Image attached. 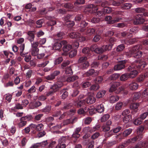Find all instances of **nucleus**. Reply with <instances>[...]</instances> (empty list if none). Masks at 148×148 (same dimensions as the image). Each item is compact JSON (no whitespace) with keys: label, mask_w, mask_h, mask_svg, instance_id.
<instances>
[{"label":"nucleus","mask_w":148,"mask_h":148,"mask_svg":"<svg viewBox=\"0 0 148 148\" xmlns=\"http://www.w3.org/2000/svg\"><path fill=\"white\" fill-rule=\"evenodd\" d=\"M142 46L140 45H137L134 46L132 48L130 49L128 52H127L126 53V55L129 57H130L131 56L133 55L136 53L138 50L141 49Z\"/></svg>","instance_id":"obj_1"},{"label":"nucleus","mask_w":148,"mask_h":148,"mask_svg":"<svg viewBox=\"0 0 148 148\" xmlns=\"http://www.w3.org/2000/svg\"><path fill=\"white\" fill-rule=\"evenodd\" d=\"M85 10L88 11L91 13H92L95 12V10H97V9L95 5L91 4L87 5Z\"/></svg>","instance_id":"obj_11"},{"label":"nucleus","mask_w":148,"mask_h":148,"mask_svg":"<svg viewBox=\"0 0 148 148\" xmlns=\"http://www.w3.org/2000/svg\"><path fill=\"white\" fill-rule=\"evenodd\" d=\"M140 92H135L134 93L133 99L135 100H137L140 98Z\"/></svg>","instance_id":"obj_46"},{"label":"nucleus","mask_w":148,"mask_h":148,"mask_svg":"<svg viewBox=\"0 0 148 148\" xmlns=\"http://www.w3.org/2000/svg\"><path fill=\"white\" fill-rule=\"evenodd\" d=\"M66 43V41L63 40L60 42H56L53 45V47L54 49L59 50L62 47L63 44H64Z\"/></svg>","instance_id":"obj_9"},{"label":"nucleus","mask_w":148,"mask_h":148,"mask_svg":"<svg viewBox=\"0 0 148 148\" xmlns=\"http://www.w3.org/2000/svg\"><path fill=\"white\" fill-rule=\"evenodd\" d=\"M80 35V34L77 32H73L69 34V36L72 38H78Z\"/></svg>","instance_id":"obj_20"},{"label":"nucleus","mask_w":148,"mask_h":148,"mask_svg":"<svg viewBox=\"0 0 148 148\" xmlns=\"http://www.w3.org/2000/svg\"><path fill=\"white\" fill-rule=\"evenodd\" d=\"M136 38L127 39L125 40L124 42L125 44L127 45L132 44L134 43L136 41Z\"/></svg>","instance_id":"obj_24"},{"label":"nucleus","mask_w":148,"mask_h":148,"mask_svg":"<svg viewBox=\"0 0 148 148\" xmlns=\"http://www.w3.org/2000/svg\"><path fill=\"white\" fill-rule=\"evenodd\" d=\"M124 48V45L123 44H121L118 46L116 50L118 52H120L123 51Z\"/></svg>","instance_id":"obj_56"},{"label":"nucleus","mask_w":148,"mask_h":148,"mask_svg":"<svg viewBox=\"0 0 148 148\" xmlns=\"http://www.w3.org/2000/svg\"><path fill=\"white\" fill-rule=\"evenodd\" d=\"M50 89L52 90L55 92L59 90V88L56 84H54L53 85L50 86Z\"/></svg>","instance_id":"obj_32"},{"label":"nucleus","mask_w":148,"mask_h":148,"mask_svg":"<svg viewBox=\"0 0 148 148\" xmlns=\"http://www.w3.org/2000/svg\"><path fill=\"white\" fill-rule=\"evenodd\" d=\"M95 110L97 112L99 113H101L103 112L104 110L103 105L102 104H101L97 106L95 108Z\"/></svg>","instance_id":"obj_19"},{"label":"nucleus","mask_w":148,"mask_h":148,"mask_svg":"<svg viewBox=\"0 0 148 148\" xmlns=\"http://www.w3.org/2000/svg\"><path fill=\"white\" fill-rule=\"evenodd\" d=\"M119 97L118 96H112L110 97V101L111 103H113L119 100Z\"/></svg>","instance_id":"obj_22"},{"label":"nucleus","mask_w":148,"mask_h":148,"mask_svg":"<svg viewBox=\"0 0 148 148\" xmlns=\"http://www.w3.org/2000/svg\"><path fill=\"white\" fill-rule=\"evenodd\" d=\"M140 118H138L135 119L134 121V123L136 125H138L142 123V121Z\"/></svg>","instance_id":"obj_48"},{"label":"nucleus","mask_w":148,"mask_h":148,"mask_svg":"<svg viewBox=\"0 0 148 148\" xmlns=\"http://www.w3.org/2000/svg\"><path fill=\"white\" fill-rule=\"evenodd\" d=\"M77 53V51L76 50L74 49L70 52L69 56L70 58H72L76 56Z\"/></svg>","instance_id":"obj_41"},{"label":"nucleus","mask_w":148,"mask_h":148,"mask_svg":"<svg viewBox=\"0 0 148 148\" xmlns=\"http://www.w3.org/2000/svg\"><path fill=\"white\" fill-rule=\"evenodd\" d=\"M90 50L89 48L88 47H84L82 49V52L83 53L89 54Z\"/></svg>","instance_id":"obj_58"},{"label":"nucleus","mask_w":148,"mask_h":148,"mask_svg":"<svg viewBox=\"0 0 148 148\" xmlns=\"http://www.w3.org/2000/svg\"><path fill=\"white\" fill-rule=\"evenodd\" d=\"M132 130L131 129L129 128L126 130L124 131L123 132L121 133L116 136V138H118L119 140H121L130 134L132 132Z\"/></svg>","instance_id":"obj_3"},{"label":"nucleus","mask_w":148,"mask_h":148,"mask_svg":"<svg viewBox=\"0 0 148 148\" xmlns=\"http://www.w3.org/2000/svg\"><path fill=\"white\" fill-rule=\"evenodd\" d=\"M14 109L15 110L22 109H23V106L22 104L19 103H17L15 104Z\"/></svg>","instance_id":"obj_54"},{"label":"nucleus","mask_w":148,"mask_h":148,"mask_svg":"<svg viewBox=\"0 0 148 148\" xmlns=\"http://www.w3.org/2000/svg\"><path fill=\"white\" fill-rule=\"evenodd\" d=\"M51 107L50 106H47L42 110L43 112L47 113L49 112L51 110Z\"/></svg>","instance_id":"obj_60"},{"label":"nucleus","mask_w":148,"mask_h":148,"mask_svg":"<svg viewBox=\"0 0 148 148\" xmlns=\"http://www.w3.org/2000/svg\"><path fill=\"white\" fill-rule=\"evenodd\" d=\"M120 85V83L118 82H114L112 83L109 92H112L115 91L117 88Z\"/></svg>","instance_id":"obj_12"},{"label":"nucleus","mask_w":148,"mask_h":148,"mask_svg":"<svg viewBox=\"0 0 148 148\" xmlns=\"http://www.w3.org/2000/svg\"><path fill=\"white\" fill-rule=\"evenodd\" d=\"M145 21V19L140 15H137L135 16V19L134 21L135 25L142 24Z\"/></svg>","instance_id":"obj_8"},{"label":"nucleus","mask_w":148,"mask_h":148,"mask_svg":"<svg viewBox=\"0 0 148 148\" xmlns=\"http://www.w3.org/2000/svg\"><path fill=\"white\" fill-rule=\"evenodd\" d=\"M64 33L62 32H60L58 33L56 35L55 37L57 38L58 39H62L64 35Z\"/></svg>","instance_id":"obj_37"},{"label":"nucleus","mask_w":148,"mask_h":148,"mask_svg":"<svg viewBox=\"0 0 148 148\" xmlns=\"http://www.w3.org/2000/svg\"><path fill=\"white\" fill-rule=\"evenodd\" d=\"M88 58L86 56H83L80 57L78 60V62L79 64L84 63L85 62H87V60Z\"/></svg>","instance_id":"obj_29"},{"label":"nucleus","mask_w":148,"mask_h":148,"mask_svg":"<svg viewBox=\"0 0 148 148\" xmlns=\"http://www.w3.org/2000/svg\"><path fill=\"white\" fill-rule=\"evenodd\" d=\"M110 116V115L108 114H106L104 115L101 118V122H105L108 119Z\"/></svg>","instance_id":"obj_27"},{"label":"nucleus","mask_w":148,"mask_h":148,"mask_svg":"<svg viewBox=\"0 0 148 148\" xmlns=\"http://www.w3.org/2000/svg\"><path fill=\"white\" fill-rule=\"evenodd\" d=\"M125 60L119 61L118 64L114 67V70L115 71H119L124 69L125 67Z\"/></svg>","instance_id":"obj_5"},{"label":"nucleus","mask_w":148,"mask_h":148,"mask_svg":"<svg viewBox=\"0 0 148 148\" xmlns=\"http://www.w3.org/2000/svg\"><path fill=\"white\" fill-rule=\"evenodd\" d=\"M101 128L102 129L103 131L106 132L109 131L110 130V126H108L106 125H104L102 126Z\"/></svg>","instance_id":"obj_52"},{"label":"nucleus","mask_w":148,"mask_h":148,"mask_svg":"<svg viewBox=\"0 0 148 148\" xmlns=\"http://www.w3.org/2000/svg\"><path fill=\"white\" fill-rule=\"evenodd\" d=\"M95 30L93 28H89L86 30L85 34L88 36H90L94 34L95 32Z\"/></svg>","instance_id":"obj_21"},{"label":"nucleus","mask_w":148,"mask_h":148,"mask_svg":"<svg viewBox=\"0 0 148 148\" xmlns=\"http://www.w3.org/2000/svg\"><path fill=\"white\" fill-rule=\"evenodd\" d=\"M131 119V115L128 114L124 116L123 119V121L125 123L128 122Z\"/></svg>","instance_id":"obj_28"},{"label":"nucleus","mask_w":148,"mask_h":148,"mask_svg":"<svg viewBox=\"0 0 148 148\" xmlns=\"http://www.w3.org/2000/svg\"><path fill=\"white\" fill-rule=\"evenodd\" d=\"M122 19V18L116 16L114 18V19L112 20V23L114 24L115 23H117L120 21Z\"/></svg>","instance_id":"obj_59"},{"label":"nucleus","mask_w":148,"mask_h":148,"mask_svg":"<svg viewBox=\"0 0 148 148\" xmlns=\"http://www.w3.org/2000/svg\"><path fill=\"white\" fill-rule=\"evenodd\" d=\"M96 14L97 16L100 17V18H102L105 15V14L103 11H99L96 13Z\"/></svg>","instance_id":"obj_53"},{"label":"nucleus","mask_w":148,"mask_h":148,"mask_svg":"<svg viewBox=\"0 0 148 148\" xmlns=\"http://www.w3.org/2000/svg\"><path fill=\"white\" fill-rule=\"evenodd\" d=\"M85 3V0H76L74 3V4L75 6H77L79 5L83 4Z\"/></svg>","instance_id":"obj_45"},{"label":"nucleus","mask_w":148,"mask_h":148,"mask_svg":"<svg viewBox=\"0 0 148 148\" xmlns=\"http://www.w3.org/2000/svg\"><path fill=\"white\" fill-rule=\"evenodd\" d=\"M112 11V9L109 7H105L103 9V12L105 13H110Z\"/></svg>","instance_id":"obj_50"},{"label":"nucleus","mask_w":148,"mask_h":148,"mask_svg":"<svg viewBox=\"0 0 148 148\" xmlns=\"http://www.w3.org/2000/svg\"><path fill=\"white\" fill-rule=\"evenodd\" d=\"M121 127L118 126L117 127L114 128L112 130H112V132L114 134V133H116L119 132L120 130H121Z\"/></svg>","instance_id":"obj_63"},{"label":"nucleus","mask_w":148,"mask_h":148,"mask_svg":"<svg viewBox=\"0 0 148 148\" xmlns=\"http://www.w3.org/2000/svg\"><path fill=\"white\" fill-rule=\"evenodd\" d=\"M33 74V71L32 70H29L26 73V77L27 78H29Z\"/></svg>","instance_id":"obj_49"},{"label":"nucleus","mask_w":148,"mask_h":148,"mask_svg":"<svg viewBox=\"0 0 148 148\" xmlns=\"http://www.w3.org/2000/svg\"><path fill=\"white\" fill-rule=\"evenodd\" d=\"M5 99L8 101L9 102H10L12 98V95L9 93L6 94L5 95Z\"/></svg>","instance_id":"obj_55"},{"label":"nucleus","mask_w":148,"mask_h":148,"mask_svg":"<svg viewBox=\"0 0 148 148\" xmlns=\"http://www.w3.org/2000/svg\"><path fill=\"white\" fill-rule=\"evenodd\" d=\"M44 128V125L41 123L38 124L37 125L36 130L38 131H40L43 130Z\"/></svg>","instance_id":"obj_44"},{"label":"nucleus","mask_w":148,"mask_h":148,"mask_svg":"<svg viewBox=\"0 0 148 148\" xmlns=\"http://www.w3.org/2000/svg\"><path fill=\"white\" fill-rule=\"evenodd\" d=\"M143 137V135L142 134H140V135H138V136L134 137L128 140L125 142V144L129 143H134L136 141L138 140H140Z\"/></svg>","instance_id":"obj_7"},{"label":"nucleus","mask_w":148,"mask_h":148,"mask_svg":"<svg viewBox=\"0 0 148 148\" xmlns=\"http://www.w3.org/2000/svg\"><path fill=\"white\" fill-rule=\"evenodd\" d=\"M114 134L112 132V130H110L108 132H106L105 133L104 136L106 138L110 137Z\"/></svg>","instance_id":"obj_47"},{"label":"nucleus","mask_w":148,"mask_h":148,"mask_svg":"<svg viewBox=\"0 0 148 148\" xmlns=\"http://www.w3.org/2000/svg\"><path fill=\"white\" fill-rule=\"evenodd\" d=\"M100 88L99 85L97 84L92 85L89 88L90 91H96L98 90Z\"/></svg>","instance_id":"obj_25"},{"label":"nucleus","mask_w":148,"mask_h":148,"mask_svg":"<svg viewBox=\"0 0 148 148\" xmlns=\"http://www.w3.org/2000/svg\"><path fill=\"white\" fill-rule=\"evenodd\" d=\"M123 106V103L121 102H119L116 104L115 106L116 110H118L121 109Z\"/></svg>","instance_id":"obj_39"},{"label":"nucleus","mask_w":148,"mask_h":148,"mask_svg":"<svg viewBox=\"0 0 148 148\" xmlns=\"http://www.w3.org/2000/svg\"><path fill=\"white\" fill-rule=\"evenodd\" d=\"M119 77V74L115 73L111 75L109 77V79L110 80H114L118 79Z\"/></svg>","instance_id":"obj_30"},{"label":"nucleus","mask_w":148,"mask_h":148,"mask_svg":"<svg viewBox=\"0 0 148 148\" xmlns=\"http://www.w3.org/2000/svg\"><path fill=\"white\" fill-rule=\"evenodd\" d=\"M63 60L62 58V57H60L56 58L54 61L55 64H58L61 63Z\"/></svg>","instance_id":"obj_57"},{"label":"nucleus","mask_w":148,"mask_h":148,"mask_svg":"<svg viewBox=\"0 0 148 148\" xmlns=\"http://www.w3.org/2000/svg\"><path fill=\"white\" fill-rule=\"evenodd\" d=\"M87 25L88 23L86 22L85 21H82L80 25V27L82 28L79 30V31L81 32H83L84 30V28L87 26Z\"/></svg>","instance_id":"obj_23"},{"label":"nucleus","mask_w":148,"mask_h":148,"mask_svg":"<svg viewBox=\"0 0 148 148\" xmlns=\"http://www.w3.org/2000/svg\"><path fill=\"white\" fill-rule=\"evenodd\" d=\"M127 71L130 73H128L130 78H134L137 76L138 74L137 71L132 66H129L127 69Z\"/></svg>","instance_id":"obj_4"},{"label":"nucleus","mask_w":148,"mask_h":148,"mask_svg":"<svg viewBox=\"0 0 148 148\" xmlns=\"http://www.w3.org/2000/svg\"><path fill=\"white\" fill-rule=\"evenodd\" d=\"M95 101V99L93 96L90 95L86 99L85 101L87 103L92 104L94 103Z\"/></svg>","instance_id":"obj_13"},{"label":"nucleus","mask_w":148,"mask_h":148,"mask_svg":"<svg viewBox=\"0 0 148 148\" xmlns=\"http://www.w3.org/2000/svg\"><path fill=\"white\" fill-rule=\"evenodd\" d=\"M112 44H109L108 45H104L103 46L104 52L110 50L112 48Z\"/></svg>","instance_id":"obj_34"},{"label":"nucleus","mask_w":148,"mask_h":148,"mask_svg":"<svg viewBox=\"0 0 148 148\" xmlns=\"http://www.w3.org/2000/svg\"><path fill=\"white\" fill-rule=\"evenodd\" d=\"M78 77L77 76H73L69 77L66 79V81L68 82H72L78 79Z\"/></svg>","instance_id":"obj_26"},{"label":"nucleus","mask_w":148,"mask_h":148,"mask_svg":"<svg viewBox=\"0 0 148 148\" xmlns=\"http://www.w3.org/2000/svg\"><path fill=\"white\" fill-rule=\"evenodd\" d=\"M90 50L97 54H101L104 52L103 46L101 47H99L97 45H92L90 47Z\"/></svg>","instance_id":"obj_2"},{"label":"nucleus","mask_w":148,"mask_h":148,"mask_svg":"<svg viewBox=\"0 0 148 148\" xmlns=\"http://www.w3.org/2000/svg\"><path fill=\"white\" fill-rule=\"evenodd\" d=\"M89 65V62H87L80 64L78 66V68L80 69H87Z\"/></svg>","instance_id":"obj_16"},{"label":"nucleus","mask_w":148,"mask_h":148,"mask_svg":"<svg viewBox=\"0 0 148 148\" xmlns=\"http://www.w3.org/2000/svg\"><path fill=\"white\" fill-rule=\"evenodd\" d=\"M35 33L34 31H29L27 33V39L31 42L34 40Z\"/></svg>","instance_id":"obj_6"},{"label":"nucleus","mask_w":148,"mask_h":148,"mask_svg":"<svg viewBox=\"0 0 148 148\" xmlns=\"http://www.w3.org/2000/svg\"><path fill=\"white\" fill-rule=\"evenodd\" d=\"M130 78L128 73H125L121 75L120 79L121 81H125Z\"/></svg>","instance_id":"obj_17"},{"label":"nucleus","mask_w":148,"mask_h":148,"mask_svg":"<svg viewBox=\"0 0 148 148\" xmlns=\"http://www.w3.org/2000/svg\"><path fill=\"white\" fill-rule=\"evenodd\" d=\"M92 121V119L90 117H87L84 119V123L86 124H89Z\"/></svg>","instance_id":"obj_64"},{"label":"nucleus","mask_w":148,"mask_h":148,"mask_svg":"<svg viewBox=\"0 0 148 148\" xmlns=\"http://www.w3.org/2000/svg\"><path fill=\"white\" fill-rule=\"evenodd\" d=\"M139 106V104L138 103H134L131 104L130 106V108L132 109H136Z\"/></svg>","instance_id":"obj_36"},{"label":"nucleus","mask_w":148,"mask_h":148,"mask_svg":"<svg viewBox=\"0 0 148 148\" xmlns=\"http://www.w3.org/2000/svg\"><path fill=\"white\" fill-rule=\"evenodd\" d=\"M27 123L26 121L23 120H21V118L20 120V122L19 123L18 125L19 127H21L24 126L26 125Z\"/></svg>","instance_id":"obj_40"},{"label":"nucleus","mask_w":148,"mask_h":148,"mask_svg":"<svg viewBox=\"0 0 148 148\" xmlns=\"http://www.w3.org/2000/svg\"><path fill=\"white\" fill-rule=\"evenodd\" d=\"M106 93V92L105 90H100L97 93L96 97L98 99L102 98L104 97Z\"/></svg>","instance_id":"obj_18"},{"label":"nucleus","mask_w":148,"mask_h":148,"mask_svg":"<svg viewBox=\"0 0 148 148\" xmlns=\"http://www.w3.org/2000/svg\"><path fill=\"white\" fill-rule=\"evenodd\" d=\"M72 106V104L71 103H65L64 104L63 108L62 109V110H68L71 108Z\"/></svg>","instance_id":"obj_35"},{"label":"nucleus","mask_w":148,"mask_h":148,"mask_svg":"<svg viewBox=\"0 0 148 148\" xmlns=\"http://www.w3.org/2000/svg\"><path fill=\"white\" fill-rule=\"evenodd\" d=\"M133 56L136 58H139L141 57L142 55V52L141 51H138L133 55Z\"/></svg>","instance_id":"obj_38"},{"label":"nucleus","mask_w":148,"mask_h":148,"mask_svg":"<svg viewBox=\"0 0 148 148\" xmlns=\"http://www.w3.org/2000/svg\"><path fill=\"white\" fill-rule=\"evenodd\" d=\"M67 138L65 136H62L59 139L58 143L59 144L64 143L67 139Z\"/></svg>","instance_id":"obj_31"},{"label":"nucleus","mask_w":148,"mask_h":148,"mask_svg":"<svg viewBox=\"0 0 148 148\" xmlns=\"http://www.w3.org/2000/svg\"><path fill=\"white\" fill-rule=\"evenodd\" d=\"M61 93H63L62 95V98L63 99H65L68 95V92L65 91V90L64 89L62 90L61 91Z\"/></svg>","instance_id":"obj_43"},{"label":"nucleus","mask_w":148,"mask_h":148,"mask_svg":"<svg viewBox=\"0 0 148 148\" xmlns=\"http://www.w3.org/2000/svg\"><path fill=\"white\" fill-rule=\"evenodd\" d=\"M144 127L142 126H139L137 129V134L138 135L140 134H142V133L144 130Z\"/></svg>","instance_id":"obj_42"},{"label":"nucleus","mask_w":148,"mask_h":148,"mask_svg":"<svg viewBox=\"0 0 148 148\" xmlns=\"http://www.w3.org/2000/svg\"><path fill=\"white\" fill-rule=\"evenodd\" d=\"M138 85L136 83L132 82L129 85V88L131 90H136L138 88Z\"/></svg>","instance_id":"obj_14"},{"label":"nucleus","mask_w":148,"mask_h":148,"mask_svg":"<svg viewBox=\"0 0 148 148\" xmlns=\"http://www.w3.org/2000/svg\"><path fill=\"white\" fill-rule=\"evenodd\" d=\"M39 49H32L31 53L32 55L33 56H37L38 54Z\"/></svg>","instance_id":"obj_33"},{"label":"nucleus","mask_w":148,"mask_h":148,"mask_svg":"<svg viewBox=\"0 0 148 148\" xmlns=\"http://www.w3.org/2000/svg\"><path fill=\"white\" fill-rule=\"evenodd\" d=\"M132 6L131 4L129 3H126L124 4L123 7L126 9H128L130 8Z\"/></svg>","instance_id":"obj_61"},{"label":"nucleus","mask_w":148,"mask_h":148,"mask_svg":"<svg viewBox=\"0 0 148 148\" xmlns=\"http://www.w3.org/2000/svg\"><path fill=\"white\" fill-rule=\"evenodd\" d=\"M112 17L109 16H107L105 18V20L108 22V23L110 24H113L112 23Z\"/></svg>","instance_id":"obj_51"},{"label":"nucleus","mask_w":148,"mask_h":148,"mask_svg":"<svg viewBox=\"0 0 148 148\" xmlns=\"http://www.w3.org/2000/svg\"><path fill=\"white\" fill-rule=\"evenodd\" d=\"M146 65V63L143 60L138 61L136 64V68L138 69H143Z\"/></svg>","instance_id":"obj_10"},{"label":"nucleus","mask_w":148,"mask_h":148,"mask_svg":"<svg viewBox=\"0 0 148 148\" xmlns=\"http://www.w3.org/2000/svg\"><path fill=\"white\" fill-rule=\"evenodd\" d=\"M64 46L63 47V50L65 52H67L69 51L72 48V46L67 43L66 41V43L63 44Z\"/></svg>","instance_id":"obj_15"},{"label":"nucleus","mask_w":148,"mask_h":148,"mask_svg":"<svg viewBox=\"0 0 148 148\" xmlns=\"http://www.w3.org/2000/svg\"><path fill=\"white\" fill-rule=\"evenodd\" d=\"M135 11L137 13L143 12L145 11V9L142 7L138 8L135 9Z\"/></svg>","instance_id":"obj_62"}]
</instances>
